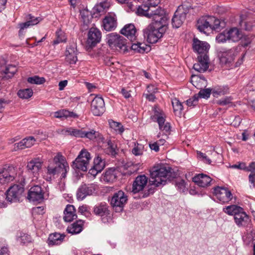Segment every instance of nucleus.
I'll return each mask as SVG.
<instances>
[{
  "label": "nucleus",
  "mask_w": 255,
  "mask_h": 255,
  "mask_svg": "<svg viewBox=\"0 0 255 255\" xmlns=\"http://www.w3.org/2000/svg\"><path fill=\"white\" fill-rule=\"evenodd\" d=\"M136 30L132 24L126 25L121 30V33L125 35L131 41L135 39Z\"/></svg>",
  "instance_id": "nucleus-27"
},
{
  "label": "nucleus",
  "mask_w": 255,
  "mask_h": 255,
  "mask_svg": "<svg viewBox=\"0 0 255 255\" xmlns=\"http://www.w3.org/2000/svg\"><path fill=\"white\" fill-rule=\"evenodd\" d=\"M91 12L87 9H84L80 11V15L83 23L88 25L91 19Z\"/></svg>",
  "instance_id": "nucleus-41"
},
{
  "label": "nucleus",
  "mask_w": 255,
  "mask_h": 255,
  "mask_svg": "<svg viewBox=\"0 0 255 255\" xmlns=\"http://www.w3.org/2000/svg\"><path fill=\"white\" fill-rule=\"evenodd\" d=\"M191 82L193 85L198 89H201L199 93L197 96L200 98H208L211 93V90L210 89H202V86L200 85V83H204V84L206 83V81L204 79L200 78L196 76H193L191 78Z\"/></svg>",
  "instance_id": "nucleus-13"
},
{
  "label": "nucleus",
  "mask_w": 255,
  "mask_h": 255,
  "mask_svg": "<svg viewBox=\"0 0 255 255\" xmlns=\"http://www.w3.org/2000/svg\"><path fill=\"white\" fill-rule=\"evenodd\" d=\"M128 201V196L122 190L114 193L111 200V205L117 212H122Z\"/></svg>",
  "instance_id": "nucleus-8"
},
{
  "label": "nucleus",
  "mask_w": 255,
  "mask_h": 255,
  "mask_svg": "<svg viewBox=\"0 0 255 255\" xmlns=\"http://www.w3.org/2000/svg\"><path fill=\"white\" fill-rule=\"evenodd\" d=\"M109 124L110 127L119 133H122L124 130L122 125L120 123L111 121H109Z\"/></svg>",
  "instance_id": "nucleus-49"
},
{
  "label": "nucleus",
  "mask_w": 255,
  "mask_h": 255,
  "mask_svg": "<svg viewBox=\"0 0 255 255\" xmlns=\"http://www.w3.org/2000/svg\"><path fill=\"white\" fill-rule=\"evenodd\" d=\"M31 239V237L29 235L23 233H20L18 238V241L23 244L30 242Z\"/></svg>",
  "instance_id": "nucleus-54"
},
{
  "label": "nucleus",
  "mask_w": 255,
  "mask_h": 255,
  "mask_svg": "<svg viewBox=\"0 0 255 255\" xmlns=\"http://www.w3.org/2000/svg\"><path fill=\"white\" fill-rule=\"evenodd\" d=\"M235 106V103L232 101L231 97L224 98V110L225 109H233Z\"/></svg>",
  "instance_id": "nucleus-55"
},
{
  "label": "nucleus",
  "mask_w": 255,
  "mask_h": 255,
  "mask_svg": "<svg viewBox=\"0 0 255 255\" xmlns=\"http://www.w3.org/2000/svg\"><path fill=\"white\" fill-rule=\"evenodd\" d=\"M121 93L126 99H128L131 97L130 91H128L125 88H123L121 91Z\"/></svg>",
  "instance_id": "nucleus-64"
},
{
  "label": "nucleus",
  "mask_w": 255,
  "mask_h": 255,
  "mask_svg": "<svg viewBox=\"0 0 255 255\" xmlns=\"http://www.w3.org/2000/svg\"><path fill=\"white\" fill-rule=\"evenodd\" d=\"M171 171L170 167L163 165L154 166L150 171V184L155 187L165 185L167 180H170Z\"/></svg>",
  "instance_id": "nucleus-2"
},
{
  "label": "nucleus",
  "mask_w": 255,
  "mask_h": 255,
  "mask_svg": "<svg viewBox=\"0 0 255 255\" xmlns=\"http://www.w3.org/2000/svg\"><path fill=\"white\" fill-rule=\"evenodd\" d=\"M42 162L39 159H34L27 163L26 168L29 174L34 177H37L41 168Z\"/></svg>",
  "instance_id": "nucleus-22"
},
{
  "label": "nucleus",
  "mask_w": 255,
  "mask_h": 255,
  "mask_svg": "<svg viewBox=\"0 0 255 255\" xmlns=\"http://www.w3.org/2000/svg\"><path fill=\"white\" fill-rule=\"evenodd\" d=\"M223 94V89L222 86H215L212 89L213 96L215 98H218Z\"/></svg>",
  "instance_id": "nucleus-56"
},
{
  "label": "nucleus",
  "mask_w": 255,
  "mask_h": 255,
  "mask_svg": "<svg viewBox=\"0 0 255 255\" xmlns=\"http://www.w3.org/2000/svg\"><path fill=\"white\" fill-rule=\"evenodd\" d=\"M64 237V236L57 233L50 234L48 238L49 244L50 245H58L63 240Z\"/></svg>",
  "instance_id": "nucleus-35"
},
{
  "label": "nucleus",
  "mask_w": 255,
  "mask_h": 255,
  "mask_svg": "<svg viewBox=\"0 0 255 255\" xmlns=\"http://www.w3.org/2000/svg\"><path fill=\"white\" fill-rule=\"evenodd\" d=\"M223 42V33H220L218 34L216 37V47L217 48V58L220 63H222V58H223V52L222 49L219 48V45Z\"/></svg>",
  "instance_id": "nucleus-33"
},
{
  "label": "nucleus",
  "mask_w": 255,
  "mask_h": 255,
  "mask_svg": "<svg viewBox=\"0 0 255 255\" xmlns=\"http://www.w3.org/2000/svg\"><path fill=\"white\" fill-rule=\"evenodd\" d=\"M220 23V20L216 17L205 15L198 20L197 27L200 32L208 34L211 30H218Z\"/></svg>",
  "instance_id": "nucleus-3"
},
{
  "label": "nucleus",
  "mask_w": 255,
  "mask_h": 255,
  "mask_svg": "<svg viewBox=\"0 0 255 255\" xmlns=\"http://www.w3.org/2000/svg\"><path fill=\"white\" fill-rule=\"evenodd\" d=\"M172 104L174 113L180 115L183 108L182 104L177 99L175 98L172 100Z\"/></svg>",
  "instance_id": "nucleus-43"
},
{
  "label": "nucleus",
  "mask_w": 255,
  "mask_h": 255,
  "mask_svg": "<svg viewBox=\"0 0 255 255\" xmlns=\"http://www.w3.org/2000/svg\"><path fill=\"white\" fill-rule=\"evenodd\" d=\"M176 186L177 188V189L179 190L180 192H184L186 186L185 181L182 179H180L179 180L176 181Z\"/></svg>",
  "instance_id": "nucleus-59"
},
{
  "label": "nucleus",
  "mask_w": 255,
  "mask_h": 255,
  "mask_svg": "<svg viewBox=\"0 0 255 255\" xmlns=\"http://www.w3.org/2000/svg\"><path fill=\"white\" fill-rule=\"evenodd\" d=\"M56 39L53 41L54 44H57L60 42H65L66 40L65 33L60 29L56 31Z\"/></svg>",
  "instance_id": "nucleus-46"
},
{
  "label": "nucleus",
  "mask_w": 255,
  "mask_h": 255,
  "mask_svg": "<svg viewBox=\"0 0 255 255\" xmlns=\"http://www.w3.org/2000/svg\"><path fill=\"white\" fill-rule=\"evenodd\" d=\"M198 101V96L195 95L192 98L186 101V105L188 107H194L197 104Z\"/></svg>",
  "instance_id": "nucleus-58"
},
{
  "label": "nucleus",
  "mask_w": 255,
  "mask_h": 255,
  "mask_svg": "<svg viewBox=\"0 0 255 255\" xmlns=\"http://www.w3.org/2000/svg\"><path fill=\"white\" fill-rule=\"evenodd\" d=\"M101 37L102 33L100 30L96 27H91L88 33L87 47L92 48L95 46L100 42Z\"/></svg>",
  "instance_id": "nucleus-11"
},
{
  "label": "nucleus",
  "mask_w": 255,
  "mask_h": 255,
  "mask_svg": "<svg viewBox=\"0 0 255 255\" xmlns=\"http://www.w3.org/2000/svg\"><path fill=\"white\" fill-rule=\"evenodd\" d=\"M27 81L31 84H42L45 82V79L43 77H39L37 76H35L29 77L27 79Z\"/></svg>",
  "instance_id": "nucleus-50"
},
{
  "label": "nucleus",
  "mask_w": 255,
  "mask_h": 255,
  "mask_svg": "<svg viewBox=\"0 0 255 255\" xmlns=\"http://www.w3.org/2000/svg\"><path fill=\"white\" fill-rule=\"evenodd\" d=\"M105 111L104 101L101 97H95L91 102V112L94 115L100 116Z\"/></svg>",
  "instance_id": "nucleus-12"
},
{
  "label": "nucleus",
  "mask_w": 255,
  "mask_h": 255,
  "mask_svg": "<svg viewBox=\"0 0 255 255\" xmlns=\"http://www.w3.org/2000/svg\"><path fill=\"white\" fill-rule=\"evenodd\" d=\"M82 224L81 220L74 223L71 227L68 228L67 231L73 234L79 233L82 230Z\"/></svg>",
  "instance_id": "nucleus-38"
},
{
  "label": "nucleus",
  "mask_w": 255,
  "mask_h": 255,
  "mask_svg": "<svg viewBox=\"0 0 255 255\" xmlns=\"http://www.w3.org/2000/svg\"><path fill=\"white\" fill-rule=\"evenodd\" d=\"M243 36V35L241 31L236 27H233L231 28L226 35L224 34V41L229 40L233 42H237L241 39Z\"/></svg>",
  "instance_id": "nucleus-26"
},
{
  "label": "nucleus",
  "mask_w": 255,
  "mask_h": 255,
  "mask_svg": "<svg viewBox=\"0 0 255 255\" xmlns=\"http://www.w3.org/2000/svg\"><path fill=\"white\" fill-rule=\"evenodd\" d=\"M224 203H229L232 201L231 203H235L236 201V197H234L231 191L228 188L224 187Z\"/></svg>",
  "instance_id": "nucleus-44"
},
{
  "label": "nucleus",
  "mask_w": 255,
  "mask_h": 255,
  "mask_svg": "<svg viewBox=\"0 0 255 255\" xmlns=\"http://www.w3.org/2000/svg\"><path fill=\"white\" fill-rule=\"evenodd\" d=\"M118 171L114 168H110L104 173L103 179L108 182H113L117 178Z\"/></svg>",
  "instance_id": "nucleus-34"
},
{
  "label": "nucleus",
  "mask_w": 255,
  "mask_h": 255,
  "mask_svg": "<svg viewBox=\"0 0 255 255\" xmlns=\"http://www.w3.org/2000/svg\"><path fill=\"white\" fill-rule=\"evenodd\" d=\"M90 159V153L85 149H82L80 152L78 157L73 162L72 166L74 169L86 171L88 168Z\"/></svg>",
  "instance_id": "nucleus-6"
},
{
  "label": "nucleus",
  "mask_w": 255,
  "mask_h": 255,
  "mask_svg": "<svg viewBox=\"0 0 255 255\" xmlns=\"http://www.w3.org/2000/svg\"><path fill=\"white\" fill-rule=\"evenodd\" d=\"M132 153L136 156L140 155L142 154V151L141 148L138 146V145H137L132 149Z\"/></svg>",
  "instance_id": "nucleus-62"
},
{
  "label": "nucleus",
  "mask_w": 255,
  "mask_h": 255,
  "mask_svg": "<svg viewBox=\"0 0 255 255\" xmlns=\"http://www.w3.org/2000/svg\"><path fill=\"white\" fill-rule=\"evenodd\" d=\"M108 43L112 48L119 49L125 52L127 51L128 46L127 45L126 39L122 36L115 33L109 35Z\"/></svg>",
  "instance_id": "nucleus-9"
},
{
  "label": "nucleus",
  "mask_w": 255,
  "mask_h": 255,
  "mask_svg": "<svg viewBox=\"0 0 255 255\" xmlns=\"http://www.w3.org/2000/svg\"><path fill=\"white\" fill-rule=\"evenodd\" d=\"M19 27L20 28V30L19 31V35L22 34L23 30L25 28H28L30 25H29V22H28L27 21L24 23H20L18 24Z\"/></svg>",
  "instance_id": "nucleus-61"
},
{
  "label": "nucleus",
  "mask_w": 255,
  "mask_h": 255,
  "mask_svg": "<svg viewBox=\"0 0 255 255\" xmlns=\"http://www.w3.org/2000/svg\"><path fill=\"white\" fill-rule=\"evenodd\" d=\"M16 180L20 185H14L6 191V199L11 203L19 201L24 191L22 186L25 184V178L23 176L19 175Z\"/></svg>",
  "instance_id": "nucleus-4"
},
{
  "label": "nucleus",
  "mask_w": 255,
  "mask_h": 255,
  "mask_svg": "<svg viewBox=\"0 0 255 255\" xmlns=\"http://www.w3.org/2000/svg\"><path fill=\"white\" fill-rule=\"evenodd\" d=\"M63 169L61 166H58L55 165V166L50 164L47 167V174L50 176H54L59 173H63Z\"/></svg>",
  "instance_id": "nucleus-42"
},
{
  "label": "nucleus",
  "mask_w": 255,
  "mask_h": 255,
  "mask_svg": "<svg viewBox=\"0 0 255 255\" xmlns=\"http://www.w3.org/2000/svg\"><path fill=\"white\" fill-rule=\"evenodd\" d=\"M197 58L198 62L194 64L193 68L199 72H204L209 68V56L208 54L198 55Z\"/></svg>",
  "instance_id": "nucleus-15"
},
{
  "label": "nucleus",
  "mask_w": 255,
  "mask_h": 255,
  "mask_svg": "<svg viewBox=\"0 0 255 255\" xmlns=\"http://www.w3.org/2000/svg\"><path fill=\"white\" fill-rule=\"evenodd\" d=\"M36 141V139L33 136H29L23 139L20 142L14 144V148L22 149L32 146Z\"/></svg>",
  "instance_id": "nucleus-31"
},
{
  "label": "nucleus",
  "mask_w": 255,
  "mask_h": 255,
  "mask_svg": "<svg viewBox=\"0 0 255 255\" xmlns=\"http://www.w3.org/2000/svg\"><path fill=\"white\" fill-rule=\"evenodd\" d=\"M151 118L153 121L157 122L159 129L165 133L166 137H167V135L171 130V126L169 123L166 122V115L163 111L155 107L154 115Z\"/></svg>",
  "instance_id": "nucleus-5"
},
{
  "label": "nucleus",
  "mask_w": 255,
  "mask_h": 255,
  "mask_svg": "<svg viewBox=\"0 0 255 255\" xmlns=\"http://www.w3.org/2000/svg\"><path fill=\"white\" fill-rule=\"evenodd\" d=\"M17 71L16 67L14 65H8L5 69L4 73L8 77L11 78Z\"/></svg>",
  "instance_id": "nucleus-53"
},
{
  "label": "nucleus",
  "mask_w": 255,
  "mask_h": 255,
  "mask_svg": "<svg viewBox=\"0 0 255 255\" xmlns=\"http://www.w3.org/2000/svg\"><path fill=\"white\" fill-rule=\"evenodd\" d=\"M243 209L242 207L239 206L232 205L226 207L224 212L229 215L234 216V217L236 215L241 212Z\"/></svg>",
  "instance_id": "nucleus-37"
},
{
  "label": "nucleus",
  "mask_w": 255,
  "mask_h": 255,
  "mask_svg": "<svg viewBox=\"0 0 255 255\" xmlns=\"http://www.w3.org/2000/svg\"><path fill=\"white\" fill-rule=\"evenodd\" d=\"M190 6L187 4L179 5L172 18V24L173 27H179L185 20L186 14L189 12Z\"/></svg>",
  "instance_id": "nucleus-7"
},
{
  "label": "nucleus",
  "mask_w": 255,
  "mask_h": 255,
  "mask_svg": "<svg viewBox=\"0 0 255 255\" xmlns=\"http://www.w3.org/2000/svg\"><path fill=\"white\" fill-rule=\"evenodd\" d=\"M28 199L32 201H40L43 199V192L40 186L32 187L29 190Z\"/></svg>",
  "instance_id": "nucleus-20"
},
{
  "label": "nucleus",
  "mask_w": 255,
  "mask_h": 255,
  "mask_svg": "<svg viewBox=\"0 0 255 255\" xmlns=\"http://www.w3.org/2000/svg\"><path fill=\"white\" fill-rule=\"evenodd\" d=\"M63 131L65 134L73 135L75 137H83L84 136L83 131L72 128H68L64 130Z\"/></svg>",
  "instance_id": "nucleus-39"
},
{
  "label": "nucleus",
  "mask_w": 255,
  "mask_h": 255,
  "mask_svg": "<svg viewBox=\"0 0 255 255\" xmlns=\"http://www.w3.org/2000/svg\"><path fill=\"white\" fill-rule=\"evenodd\" d=\"M234 220L239 227L246 226L250 221L249 216L244 212V209L236 215L234 217Z\"/></svg>",
  "instance_id": "nucleus-28"
},
{
  "label": "nucleus",
  "mask_w": 255,
  "mask_h": 255,
  "mask_svg": "<svg viewBox=\"0 0 255 255\" xmlns=\"http://www.w3.org/2000/svg\"><path fill=\"white\" fill-rule=\"evenodd\" d=\"M147 89L149 93L145 95L146 98L149 101H154L155 97L153 93L156 92L157 89L155 88L152 85L148 86Z\"/></svg>",
  "instance_id": "nucleus-48"
},
{
  "label": "nucleus",
  "mask_w": 255,
  "mask_h": 255,
  "mask_svg": "<svg viewBox=\"0 0 255 255\" xmlns=\"http://www.w3.org/2000/svg\"><path fill=\"white\" fill-rule=\"evenodd\" d=\"M18 97L21 99H28L33 95V91L31 89L20 90L17 93Z\"/></svg>",
  "instance_id": "nucleus-45"
},
{
  "label": "nucleus",
  "mask_w": 255,
  "mask_h": 255,
  "mask_svg": "<svg viewBox=\"0 0 255 255\" xmlns=\"http://www.w3.org/2000/svg\"><path fill=\"white\" fill-rule=\"evenodd\" d=\"M240 25L242 28L250 31L252 30V28L255 26V22L252 21H244L241 20L240 22Z\"/></svg>",
  "instance_id": "nucleus-51"
},
{
  "label": "nucleus",
  "mask_w": 255,
  "mask_h": 255,
  "mask_svg": "<svg viewBox=\"0 0 255 255\" xmlns=\"http://www.w3.org/2000/svg\"><path fill=\"white\" fill-rule=\"evenodd\" d=\"M117 0L120 3H130V8H132L131 3L132 1L145 3L138 6L136 13L139 15L152 18L154 21L143 30L144 37L146 38L149 43H155L162 37L167 28V17L165 15L164 10L161 8L158 7L156 9H153L156 4L154 2L152 3V0Z\"/></svg>",
  "instance_id": "nucleus-1"
},
{
  "label": "nucleus",
  "mask_w": 255,
  "mask_h": 255,
  "mask_svg": "<svg viewBox=\"0 0 255 255\" xmlns=\"http://www.w3.org/2000/svg\"><path fill=\"white\" fill-rule=\"evenodd\" d=\"M76 45L73 43L69 45L65 52L66 61L69 64H75L77 61Z\"/></svg>",
  "instance_id": "nucleus-23"
},
{
  "label": "nucleus",
  "mask_w": 255,
  "mask_h": 255,
  "mask_svg": "<svg viewBox=\"0 0 255 255\" xmlns=\"http://www.w3.org/2000/svg\"><path fill=\"white\" fill-rule=\"evenodd\" d=\"M148 178L144 175L137 176L133 182L132 192L136 193L142 191L146 185Z\"/></svg>",
  "instance_id": "nucleus-21"
},
{
  "label": "nucleus",
  "mask_w": 255,
  "mask_h": 255,
  "mask_svg": "<svg viewBox=\"0 0 255 255\" xmlns=\"http://www.w3.org/2000/svg\"><path fill=\"white\" fill-rule=\"evenodd\" d=\"M193 50L198 53V55L208 54L210 45L206 42L202 41L194 38L192 44Z\"/></svg>",
  "instance_id": "nucleus-18"
},
{
  "label": "nucleus",
  "mask_w": 255,
  "mask_h": 255,
  "mask_svg": "<svg viewBox=\"0 0 255 255\" xmlns=\"http://www.w3.org/2000/svg\"><path fill=\"white\" fill-rule=\"evenodd\" d=\"M78 211L79 213L84 214L85 215L90 214L88 211L87 207L86 205L80 206L78 209Z\"/></svg>",
  "instance_id": "nucleus-63"
},
{
  "label": "nucleus",
  "mask_w": 255,
  "mask_h": 255,
  "mask_svg": "<svg viewBox=\"0 0 255 255\" xmlns=\"http://www.w3.org/2000/svg\"><path fill=\"white\" fill-rule=\"evenodd\" d=\"M112 0H102L93 8V15L95 17L104 14L111 6Z\"/></svg>",
  "instance_id": "nucleus-14"
},
{
  "label": "nucleus",
  "mask_w": 255,
  "mask_h": 255,
  "mask_svg": "<svg viewBox=\"0 0 255 255\" xmlns=\"http://www.w3.org/2000/svg\"><path fill=\"white\" fill-rule=\"evenodd\" d=\"M226 53L227 54L226 56H228V57L226 58L225 63H231L232 61L234 60V57L235 56V50L231 49Z\"/></svg>",
  "instance_id": "nucleus-60"
},
{
  "label": "nucleus",
  "mask_w": 255,
  "mask_h": 255,
  "mask_svg": "<svg viewBox=\"0 0 255 255\" xmlns=\"http://www.w3.org/2000/svg\"><path fill=\"white\" fill-rule=\"evenodd\" d=\"M53 163L58 166H61L63 171H64L61 175L62 178H65L66 176V173L69 170V167L66 161L65 157L61 152H58L54 157L53 159Z\"/></svg>",
  "instance_id": "nucleus-17"
},
{
  "label": "nucleus",
  "mask_w": 255,
  "mask_h": 255,
  "mask_svg": "<svg viewBox=\"0 0 255 255\" xmlns=\"http://www.w3.org/2000/svg\"><path fill=\"white\" fill-rule=\"evenodd\" d=\"M93 213L103 219L110 215L109 206L105 202L98 203L94 207Z\"/></svg>",
  "instance_id": "nucleus-24"
},
{
  "label": "nucleus",
  "mask_w": 255,
  "mask_h": 255,
  "mask_svg": "<svg viewBox=\"0 0 255 255\" xmlns=\"http://www.w3.org/2000/svg\"><path fill=\"white\" fill-rule=\"evenodd\" d=\"M223 187L218 186L213 188L212 193L215 200L223 202Z\"/></svg>",
  "instance_id": "nucleus-40"
},
{
  "label": "nucleus",
  "mask_w": 255,
  "mask_h": 255,
  "mask_svg": "<svg viewBox=\"0 0 255 255\" xmlns=\"http://www.w3.org/2000/svg\"><path fill=\"white\" fill-rule=\"evenodd\" d=\"M53 117L55 118L62 119L68 118H76L78 116L73 112H70L68 110L63 109L60 110L53 113Z\"/></svg>",
  "instance_id": "nucleus-32"
},
{
  "label": "nucleus",
  "mask_w": 255,
  "mask_h": 255,
  "mask_svg": "<svg viewBox=\"0 0 255 255\" xmlns=\"http://www.w3.org/2000/svg\"><path fill=\"white\" fill-rule=\"evenodd\" d=\"M63 219L65 222H71L77 218L75 209L73 205H68L64 211Z\"/></svg>",
  "instance_id": "nucleus-30"
},
{
  "label": "nucleus",
  "mask_w": 255,
  "mask_h": 255,
  "mask_svg": "<svg viewBox=\"0 0 255 255\" xmlns=\"http://www.w3.org/2000/svg\"><path fill=\"white\" fill-rule=\"evenodd\" d=\"M103 25L107 31L114 30L117 25V17L115 13L109 12L103 20Z\"/></svg>",
  "instance_id": "nucleus-16"
},
{
  "label": "nucleus",
  "mask_w": 255,
  "mask_h": 255,
  "mask_svg": "<svg viewBox=\"0 0 255 255\" xmlns=\"http://www.w3.org/2000/svg\"><path fill=\"white\" fill-rule=\"evenodd\" d=\"M211 181L210 177L203 174H198L193 178V181L202 187L209 186Z\"/></svg>",
  "instance_id": "nucleus-29"
},
{
  "label": "nucleus",
  "mask_w": 255,
  "mask_h": 255,
  "mask_svg": "<svg viewBox=\"0 0 255 255\" xmlns=\"http://www.w3.org/2000/svg\"><path fill=\"white\" fill-rule=\"evenodd\" d=\"M26 20L29 22V25L30 26H33L38 24L42 20V18L40 17H35L29 14L26 16Z\"/></svg>",
  "instance_id": "nucleus-52"
},
{
  "label": "nucleus",
  "mask_w": 255,
  "mask_h": 255,
  "mask_svg": "<svg viewBox=\"0 0 255 255\" xmlns=\"http://www.w3.org/2000/svg\"><path fill=\"white\" fill-rule=\"evenodd\" d=\"M95 190V187L92 184L82 185L77 191V198L78 200H83L86 196L92 195Z\"/></svg>",
  "instance_id": "nucleus-19"
},
{
  "label": "nucleus",
  "mask_w": 255,
  "mask_h": 255,
  "mask_svg": "<svg viewBox=\"0 0 255 255\" xmlns=\"http://www.w3.org/2000/svg\"><path fill=\"white\" fill-rule=\"evenodd\" d=\"M131 48L132 50L140 53H143L147 52L149 49L147 45L145 43L138 42L132 43L131 46Z\"/></svg>",
  "instance_id": "nucleus-36"
},
{
  "label": "nucleus",
  "mask_w": 255,
  "mask_h": 255,
  "mask_svg": "<svg viewBox=\"0 0 255 255\" xmlns=\"http://www.w3.org/2000/svg\"><path fill=\"white\" fill-rule=\"evenodd\" d=\"M102 146L104 152L108 155L115 156L118 153L117 145L114 140H107L103 142Z\"/></svg>",
  "instance_id": "nucleus-25"
},
{
  "label": "nucleus",
  "mask_w": 255,
  "mask_h": 255,
  "mask_svg": "<svg viewBox=\"0 0 255 255\" xmlns=\"http://www.w3.org/2000/svg\"><path fill=\"white\" fill-rule=\"evenodd\" d=\"M16 169L12 166H5L0 169V184H4L18 179L16 177Z\"/></svg>",
  "instance_id": "nucleus-10"
},
{
  "label": "nucleus",
  "mask_w": 255,
  "mask_h": 255,
  "mask_svg": "<svg viewBox=\"0 0 255 255\" xmlns=\"http://www.w3.org/2000/svg\"><path fill=\"white\" fill-rule=\"evenodd\" d=\"M93 166L96 168L97 171H101L105 167V161L102 160L101 157L98 156L97 158H95Z\"/></svg>",
  "instance_id": "nucleus-47"
},
{
  "label": "nucleus",
  "mask_w": 255,
  "mask_h": 255,
  "mask_svg": "<svg viewBox=\"0 0 255 255\" xmlns=\"http://www.w3.org/2000/svg\"><path fill=\"white\" fill-rule=\"evenodd\" d=\"M83 137H87L91 140L96 138L98 135V133L94 130H91L89 131H84Z\"/></svg>",
  "instance_id": "nucleus-57"
}]
</instances>
